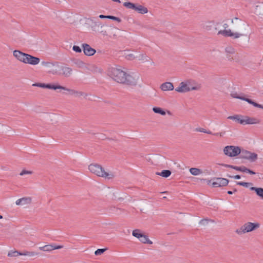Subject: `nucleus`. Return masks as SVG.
I'll use <instances>...</instances> for the list:
<instances>
[{
  "instance_id": "9d476101",
  "label": "nucleus",
  "mask_w": 263,
  "mask_h": 263,
  "mask_svg": "<svg viewBox=\"0 0 263 263\" xmlns=\"http://www.w3.org/2000/svg\"><path fill=\"white\" fill-rule=\"evenodd\" d=\"M59 89L65 90L68 92V94L69 95L73 96L75 97L80 98L82 97H87V95L83 91H78V90H76L74 89H70L67 87L62 86L61 85L60 86Z\"/></svg>"
},
{
  "instance_id": "4be33fe9",
  "label": "nucleus",
  "mask_w": 263,
  "mask_h": 263,
  "mask_svg": "<svg viewBox=\"0 0 263 263\" xmlns=\"http://www.w3.org/2000/svg\"><path fill=\"white\" fill-rule=\"evenodd\" d=\"M175 90L180 93H184L190 91V89L184 81L181 82L178 87L176 88Z\"/></svg>"
},
{
  "instance_id": "bf43d9fd",
  "label": "nucleus",
  "mask_w": 263,
  "mask_h": 263,
  "mask_svg": "<svg viewBox=\"0 0 263 263\" xmlns=\"http://www.w3.org/2000/svg\"><path fill=\"white\" fill-rule=\"evenodd\" d=\"M236 191H237V190L236 189H234V192H236Z\"/></svg>"
},
{
  "instance_id": "f257e3e1",
  "label": "nucleus",
  "mask_w": 263,
  "mask_h": 263,
  "mask_svg": "<svg viewBox=\"0 0 263 263\" xmlns=\"http://www.w3.org/2000/svg\"><path fill=\"white\" fill-rule=\"evenodd\" d=\"M107 75L115 81L131 85H135L138 83L139 76L133 77L126 73L120 67L115 66L109 67L107 71Z\"/></svg>"
},
{
  "instance_id": "4468645a",
  "label": "nucleus",
  "mask_w": 263,
  "mask_h": 263,
  "mask_svg": "<svg viewBox=\"0 0 263 263\" xmlns=\"http://www.w3.org/2000/svg\"><path fill=\"white\" fill-rule=\"evenodd\" d=\"M185 82L187 87L190 89V91L192 90H199L201 87L200 84L196 83L192 80H187Z\"/></svg>"
},
{
  "instance_id": "ddd939ff",
  "label": "nucleus",
  "mask_w": 263,
  "mask_h": 263,
  "mask_svg": "<svg viewBox=\"0 0 263 263\" xmlns=\"http://www.w3.org/2000/svg\"><path fill=\"white\" fill-rule=\"evenodd\" d=\"M40 62V59L39 58L27 53L24 63L35 65L38 64Z\"/></svg>"
},
{
  "instance_id": "dca6fc26",
  "label": "nucleus",
  "mask_w": 263,
  "mask_h": 263,
  "mask_svg": "<svg viewBox=\"0 0 263 263\" xmlns=\"http://www.w3.org/2000/svg\"><path fill=\"white\" fill-rule=\"evenodd\" d=\"M32 86L53 90L59 89L60 86V85H52L50 84H45L41 83H34L32 85Z\"/></svg>"
},
{
  "instance_id": "5701e85b",
  "label": "nucleus",
  "mask_w": 263,
  "mask_h": 263,
  "mask_svg": "<svg viewBox=\"0 0 263 263\" xmlns=\"http://www.w3.org/2000/svg\"><path fill=\"white\" fill-rule=\"evenodd\" d=\"M160 88L162 91L173 90L174 89V85L171 82H165L162 83L160 86Z\"/></svg>"
},
{
  "instance_id": "8fccbe9b",
  "label": "nucleus",
  "mask_w": 263,
  "mask_h": 263,
  "mask_svg": "<svg viewBox=\"0 0 263 263\" xmlns=\"http://www.w3.org/2000/svg\"><path fill=\"white\" fill-rule=\"evenodd\" d=\"M229 177H233L234 178V179H239L240 178V175H235L234 176H229Z\"/></svg>"
},
{
  "instance_id": "2f4dec72",
  "label": "nucleus",
  "mask_w": 263,
  "mask_h": 263,
  "mask_svg": "<svg viewBox=\"0 0 263 263\" xmlns=\"http://www.w3.org/2000/svg\"><path fill=\"white\" fill-rule=\"evenodd\" d=\"M139 240L141 242L143 243H147L149 245L153 243V242L148 239V236L144 234H143L142 236Z\"/></svg>"
},
{
  "instance_id": "4c0bfd02",
  "label": "nucleus",
  "mask_w": 263,
  "mask_h": 263,
  "mask_svg": "<svg viewBox=\"0 0 263 263\" xmlns=\"http://www.w3.org/2000/svg\"><path fill=\"white\" fill-rule=\"evenodd\" d=\"M123 5L127 8L135 10L136 5L130 2H125Z\"/></svg>"
},
{
  "instance_id": "473e14b6",
  "label": "nucleus",
  "mask_w": 263,
  "mask_h": 263,
  "mask_svg": "<svg viewBox=\"0 0 263 263\" xmlns=\"http://www.w3.org/2000/svg\"><path fill=\"white\" fill-rule=\"evenodd\" d=\"M190 172L193 175L197 176L202 174V171L198 168L192 167L190 169Z\"/></svg>"
},
{
  "instance_id": "72a5a7b5",
  "label": "nucleus",
  "mask_w": 263,
  "mask_h": 263,
  "mask_svg": "<svg viewBox=\"0 0 263 263\" xmlns=\"http://www.w3.org/2000/svg\"><path fill=\"white\" fill-rule=\"evenodd\" d=\"M136 59H138L139 61H148V57L145 54L143 53H140L138 55H136Z\"/></svg>"
},
{
  "instance_id": "6e6552de",
  "label": "nucleus",
  "mask_w": 263,
  "mask_h": 263,
  "mask_svg": "<svg viewBox=\"0 0 263 263\" xmlns=\"http://www.w3.org/2000/svg\"><path fill=\"white\" fill-rule=\"evenodd\" d=\"M239 154L240 158L248 160L250 162L255 161L258 158V155L256 153L245 149L241 150V152Z\"/></svg>"
},
{
  "instance_id": "423d86ee",
  "label": "nucleus",
  "mask_w": 263,
  "mask_h": 263,
  "mask_svg": "<svg viewBox=\"0 0 263 263\" xmlns=\"http://www.w3.org/2000/svg\"><path fill=\"white\" fill-rule=\"evenodd\" d=\"M241 152V150L239 146H233V145H228L226 146L223 148V153L224 154L230 157H234L238 155Z\"/></svg>"
},
{
  "instance_id": "5fc2aeb1",
  "label": "nucleus",
  "mask_w": 263,
  "mask_h": 263,
  "mask_svg": "<svg viewBox=\"0 0 263 263\" xmlns=\"http://www.w3.org/2000/svg\"><path fill=\"white\" fill-rule=\"evenodd\" d=\"M113 2H116L120 3L121 1L120 0H112Z\"/></svg>"
},
{
  "instance_id": "3c124183",
  "label": "nucleus",
  "mask_w": 263,
  "mask_h": 263,
  "mask_svg": "<svg viewBox=\"0 0 263 263\" xmlns=\"http://www.w3.org/2000/svg\"><path fill=\"white\" fill-rule=\"evenodd\" d=\"M100 33H101L102 35H107V32H106V31H105V30H101V31H100Z\"/></svg>"
},
{
  "instance_id": "09e8293b",
  "label": "nucleus",
  "mask_w": 263,
  "mask_h": 263,
  "mask_svg": "<svg viewBox=\"0 0 263 263\" xmlns=\"http://www.w3.org/2000/svg\"><path fill=\"white\" fill-rule=\"evenodd\" d=\"M99 17L100 18H108L109 15H104L101 14L99 15Z\"/></svg>"
},
{
  "instance_id": "39448f33",
  "label": "nucleus",
  "mask_w": 263,
  "mask_h": 263,
  "mask_svg": "<svg viewBox=\"0 0 263 263\" xmlns=\"http://www.w3.org/2000/svg\"><path fill=\"white\" fill-rule=\"evenodd\" d=\"M232 28L236 32L242 31L247 26H248L246 22L238 17H234L232 19Z\"/></svg>"
},
{
  "instance_id": "c03bdc74",
  "label": "nucleus",
  "mask_w": 263,
  "mask_h": 263,
  "mask_svg": "<svg viewBox=\"0 0 263 263\" xmlns=\"http://www.w3.org/2000/svg\"><path fill=\"white\" fill-rule=\"evenodd\" d=\"M72 49L76 52L81 53L82 52V49L81 48L78 46L74 45L72 47Z\"/></svg>"
},
{
  "instance_id": "cd10ccee",
  "label": "nucleus",
  "mask_w": 263,
  "mask_h": 263,
  "mask_svg": "<svg viewBox=\"0 0 263 263\" xmlns=\"http://www.w3.org/2000/svg\"><path fill=\"white\" fill-rule=\"evenodd\" d=\"M157 175L162 176L164 178H167L171 175V172L170 170H163L161 172H157Z\"/></svg>"
},
{
  "instance_id": "f8f14e48",
  "label": "nucleus",
  "mask_w": 263,
  "mask_h": 263,
  "mask_svg": "<svg viewBox=\"0 0 263 263\" xmlns=\"http://www.w3.org/2000/svg\"><path fill=\"white\" fill-rule=\"evenodd\" d=\"M224 51L226 58L228 61H233L235 60V50L233 47L228 46L225 48Z\"/></svg>"
},
{
  "instance_id": "79ce46f5",
  "label": "nucleus",
  "mask_w": 263,
  "mask_h": 263,
  "mask_svg": "<svg viewBox=\"0 0 263 263\" xmlns=\"http://www.w3.org/2000/svg\"><path fill=\"white\" fill-rule=\"evenodd\" d=\"M32 174V172L30 171H27L26 170H23L21 171V172L20 173V176H23L25 175H31Z\"/></svg>"
},
{
  "instance_id": "a19ab883",
  "label": "nucleus",
  "mask_w": 263,
  "mask_h": 263,
  "mask_svg": "<svg viewBox=\"0 0 263 263\" xmlns=\"http://www.w3.org/2000/svg\"><path fill=\"white\" fill-rule=\"evenodd\" d=\"M106 250V249H99L95 251V254L96 255H100L103 254Z\"/></svg>"
},
{
  "instance_id": "393cba45",
  "label": "nucleus",
  "mask_w": 263,
  "mask_h": 263,
  "mask_svg": "<svg viewBox=\"0 0 263 263\" xmlns=\"http://www.w3.org/2000/svg\"><path fill=\"white\" fill-rule=\"evenodd\" d=\"M251 191L256 192V194L263 199V189L261 187H251L250 188Z\"/></svg>"
},
{
  "instance_id": "4d7b16f0",
  "label": "nucleus",
  "mask_w": 263,
  "mask_h": 263,
  "mask_svg": "<svg viewBox=\"0 0 263 263\" xmlns=\"http://www.w3.org/2000/svg\"><path fill=\"white\" fill-rule=\"evenodd\" d=\"M167 113L169 115H172V113H171V111H169V110H167Z\"/></svg>"
},
{
  "instance_id": "aec40b11",
  "label": "nucleus",
  "mask_w": 263,
  "mask_h": 263,
  "mask_svg": "<svg viewBox=\"0 0 263 263\" xmlns=\"http://www.w3.org/2000/svg\"><path fill=\"white\" fill-rule=\"evenodd\" d=\"M63 248L62 246H54L52 245H47L43 247H39L41 251L45 252H50L55 249H60Z\"/></svg>"
},
{
  "instance_id": "6ab92c4d",
  "label": "nucleus",
  "mask_w": 263,
  "mask_h": 263,
  "mask_svg": "<svg viewBox=\"0 0 263 263\" xmlns=\"http://www.w3.org/2000/svg\"><path fill=\"white\" fill-rule=\"evenodd\" d=\"M27 53H24L20 50H15L13 52V56L20 62L24 63Z\"/></svg>"
},
{
  "instance_id": "9b49d317",
  "label": "nucleus",
  "mask_w": 263,
  "mask_h": 263,
  "mask_svg": "<svg viewBox=\"0 0 263 263\" xmlns=\"http://www.w3.org/2000/svg\"><path fill=\"white\" fill-rule=\"evenodd\" d=\"M231 96L232 97H233L234 98L239 99L240 100L246 101V102H247L248 103H249L250 104H252V105H253L255 107L263 109V106L262 105L257 104V103L253 101L252 100H251L250 99L245 98L244 97H240V96H238L237 93H231Z\"/></svg>"
},
{
  "instance_id": "412c9836",
  "label": "nucleus",
  "mask_w": 263,
  "mask_h": 263,
  "mask_svg": "<svg viewBox=\"0 0 263 263\" xmlns=\"http://www.w3.org/2000/svg\"><path fill=\"white\" fill-rule=\"evenodd\" d=\"M32 198L30 197H23L17 199L15 203L17 205H25L31 204Z\"/></svg>"
},
{
  "instance_id": "c756f323",
  "label": "nucleus",
  "mask_w": 263,
  "mask_h": 263,
  "mask_svg": "<svg viewBox=\"0 0 263 263\" xmlns=\"http://www.w3.org/2000/svg\"><path fill=\"white\" fill-rule=\"evenodd\" d=\"M242 116L241 115H234V116H230L228 117V119H231L234 120L239 123L240 124V121L242 120Z\"/></svg>"
},
{
  "instance_id": "7ed1b4c3",
  "label": "nucleus",
  "mask_w": 263,
  "mask_h": 263,
  "mask_svg": "<svg viewBox=\"0 0 263 263\" xmlns=\"http://www.w3.org/2000/svg\"><path fill=\"white\" fill-rule=\"evenodd\" d=\"M260 226L258 222H247L245 223L239 228L235 230V233L241 236L246 233H248L258 229Z\"/></svg>"
},
{
  "instance_id": "e433bc0d",
  "label": "nucleus",
  "mask_w": 263,
  "mask_h": 263,
  "mask_svg": "<svg viewBox=\"0 0 263 263\" xmlns=\"http://www.w3.org/2000/svg\"><path fill=\"white\" fill-rule=\"evenodd\" d=\"M220 165L224 166L226 167L232 168L236 171H241V166H233L232 165L226 164H220Z\"/></svg>"
},
{
  "instance_id": "864d4df0",
  "label": "nucleus",
  "mask_w": 263,
  "mask_h": 263,
  "mask_svg": "<svg viewBox=\"0 0 263 263\" xmlns=\"http://www.w3.org/2000/svg\"><path fill=\"white\" fill-rule=\"evenodd\" d=\"M223 134L222 133H216V134H214L213 135H215V136H218V135H219L220 137H222L223 136Z\"/></svg>"
},
{
  "instance_id": "58836bf2",
  "label": "nucleus",
  "mask_w": 263,
  "mask_h": 263,
  "mask_svg": "<svg viewBox=\"0 0 263 263\" xmlns=\"http://www.w3.org/2000/svg\"><path fill=\"white\" fill-rule=\"evenodd\" d=\"M125 57L128 60H133L136 59V55H135L133 53H127L125 55Z\"/></svg>"
},
{
  "instance_id": "bb28decb",
  "label": "nucleus",
  "mask_w": 263,
  "mask_h": 263,
  "mask_svg": "<svg viewBox=\"0 0 263 263\" xmlns=\"http://www.w3.org/2000/svg\"><path fill=\"white\" fill-rule=\"evenodd\" d=\"M21 256H28L29 257H33L39 255V253L34 251H25L21 252Z\"/></svg>"
},
{
  "instance_id": "6e6d98bb",
  "label": "nucleus",
  "mask_w": 263,
  "mask_h": 263,
  "mask_svg": "<svg viewBox=\"0 0 263 263\" xmlns=\"http://www.w3.org/2000/svg\"><path fill=\"white\" fill-rule=\"evenodd\" d=\"M228 194H229V195H231V194H233V192L232 191H229L228 192Z\"/></svg>"
},
{
  "instance_id": "2eb2a0df",
  "label": "nucleus",
  "mask_w": 263,
  "mask_h": 263,
  "mask_svg": "<svg viewBox=\"0 0 263 263\" xmlns=\"http://www.w3.org/2000/svg\"><path fill=\"white\" fill-rule=\"evenodd\" d=\"M240 121L241 124H255L259 123V121L257 119L248 116H242V120Z\"/></svg>"
},
{
  "instance_id": "37998d69",
  "label": "nucleus",
  "mask_w": 263,
  "mask_h": 263,
  "mask_svg": "<svg viewBox=\"0 0 263 263\" xmlns=\"http://www.w3.org/2000/svg\"><path fill=\"white\" fill-rule=\"evenodd\" d=\"M75 64L79 67H83L85 65V63L81 61V60H78L76 63Z\"/></svg>"
},
{
  "instance_id": "7c9ffc66",
  "label": "nucleus",
  "mask_w": 263,
  "mask_h": 263,
  "mask_svg": "<svg viewBox=\"0 0 263 263\" xmlns=\"http://www.w3.org/2000/svg\"><path fill=\"white\" fill-rule=\"evenodd\" d=\"M153 111L156 114H160L162 116H165L166 114V112L162 109L160 107H154L153 108Z\"/></svg>"
},
{
  "instance_id": "49530a36",
  "label": "nucleus",
  "mask_w": 263,
  "mask_h": 263,
  "mask_svg": "<svg viewBox=\"0 0 263 263\" xmlns=\"http://www.w3.org/2000/svg\"><path fill=\"white\" fill-rule=\"evenodd\" d=\"M238 185H241L245 187H248L249 183L247 182H238L237 183Z\"/></svg>"
},
{
  "instance_id": "b1692460",
  "label": "nucleus",
  "mask_w": 263,
  "mask_h": 263,
  "mask_svg": "<svg viewBox=\"0 0 263 263\" xmlns=\"http://www.w3.org/2000/svg\"><path fill=\"white\" fill-rule=\"evenodd\" d=\"M135 10L141 14H145L148 12V10L146 7L140 5H136Z\"/></svg>"
},
{
  "instance_id": "1a4fd4ad",
  "label": "nucleus",
  "mask_w": 263,
  "mask_h": 263,
  "mask_svg": "<svg viewBox=\"0 0 263 263\" xmlns=\"http://www.w3.org/2000/svg\"><path fill=\"white\" fill-rule=\"evenodd\" d=\"M211 183L212 186L214 187L225 186L228 184L229 180L223 178H216L212 180L208 181V184Z\"/></svg>"
},
{
  "instance_id": "0eeeda50",
  "label": "nucleus",
  "mask_w": 263,
  "mask_h": 263,
  "mask_svg": "<svg viewBox=\"0 0 263 263\" xmlns=\"http://www.w3.org/2000/svg\"><path fill=\"white\" fill-rule=\"evenodd\" d=\"M42 65L48 68V72L52 74H59L61 66L58 63L43 62Z\"/></svg>"
},
{
  "instance_id": "c85d7f7f",
  "label": "nucleus",
  "mask_w": 263,
  "mask_h": 263,
  "mask_svg": "<svg viewBox=\"0 0 263 263\" xmlns=\"http://www.w3.org/2000/svg\"><path fill=\"white\" fill-rule=\"evenodd\" d=\"M103 27V25L101 24L100 21H94L92 22L91 25V28L93 31H97V27H100L102 28Z\"/></svg>"
},
{
  "instance_id": "f704fd0d",
  "label": "nucleus",
  "mask_w": 263,
  "mask_h": 263,
  "mask_svg": "<svg viewBox=\"0 0 263 263\" xmlns=\"http://www.w3.org/2000/svg\"><path fill=\"white\" fill-rule=\"evenodd\" d=\"M143 234H142L141 232V231L139 229H136V230H134L133 232H132V235L138 238V239H140L141 237L142 236Z\"/></svg>"
},
{
  "instance_id": "c9c22d12",
  "label": "nucleus",
  "mask_w": 263,
  "mask_h": 263,
  "mask_svg": "<svg viewBox=\"0 0 263 263\" xmlns=\"http://www.w3.org/2000/svg\"><path fill=\"white\" fill-rule=\"evenodd\" d=\"M21 252L18 251H10L8 253V256L9 257H17L19 255H21Z\"/></svg>"
},
{
  "instance_id": "20e7f679",
  "label": "nucleus",
  "mask_w": 263,
  "mask_h": 263,
  "mask_svg": "<svg viewBox=\"0 0 263 263\" xmlns=\"http://www.w3.org/2000/svg\"><path fill=\"white\" fill-rule=\"evenodd\" d=\"M228 24L225 23L223 25V27L224 28L222 30H220L218 32V34H221L226 37H232L233 39H238L240 36L243 35V34L240 33L238 32H232L230 29L228 28Z\"/></svg>"
},
{
  "instance_id": "ea45409f",
  "label": "nucleus",
  "mask_w": 263,
  "mask_h": 263,
  "mask_svg": "<svg viewBox=\"0 0 263 263\" xmlns=\"http://www.w3.org/2000/svg\"><path fill=\"white\" fill-rule=\"evenodd\" d=\"M196 131L206 133L208 134H212L210 130H207L206 129L201 127L196 128Z\"/></svg>"
},
{
  "instance_id": "de8ad7c7",
  "label": "nucleus",
  "mask_w": 263,
  "mask_h": 263,
  "mask_svg": "<svg viewBox=\"0 0 263 263\" xmlns=\"http://www.w3.org/2000/svg\"><path fill=\"white\" fill-rule=\"evenodd\" d=\"M241 171L240 172H246V173H248V171L249 170V168H247L245 166H241Z\"/></svg>"
},
{
  "instance_id": "603ef678",
  "label": "nucleus",
  "mask_w": 263,
  "mask_h": 263,
  "mask_svg": "<svg viewBox=\"0 0 263 263\" xmlns=\"http://www.w3.org/2000/svg\"><path fill=\"white\" fill-rule=\"evenodd\" d=\"M248 173L251 174V175H254L255 174V173L254 172H253V171L252 170H250V169L248 170Z\"/></svg>"
},
{
  "instance_id": "a878e982",
  "label": "nucleus",
  "mask_w": 263,
  "mask_h": 263,
  "mask_svg": "<svg viewBox=\"0 0 263 263\" xmlns=\"http://www.w3.org/2000/svg\"><path fill=\"white\" fill-rule=\"evenodd\" d=\"M215 26V22L213 21H210L206 22L204 24L203 28L207 31H210L212 29V28Z\"/></svg>"
},
{
  "instance_id": "f3484780",
  "label": "nucleus",
  "mask_w": 263,
  "mask_h": 263,
  "mask_svg": "<svg viewBox=\"0 0 263 263\" xmlns=\"http://www.w3.org/2000/svg\"><path fill=\"white\" fill-rule=\"evenodd\" d=\"M72 73V69L69 67L61 66L60 75L65 77H70Z\"/></svg>"
},
{
  "instance_id": "f03ea898",
  "label": "nucleus",
  "mask_w": 263,
  "mask_h": 263,
  "mask_svg": "<svg viewBox=\"0 0 263 263\" xmlns=\"http://www.w3.org/2000/svg\"><path fill=\"white\" fill-rule=\"evenodd\" d=\"M88 170L92 174L106 179H111L115 177L113 173L106 172L104 168L98 164L92 163L90 164L88 166Z\"/></svg>"
},
{
  "instance_id": "a211bd4d",
  "label": "nucleus",
  "mask_w": 263,
  "mask_h": 263,
  "mask_svg": "<svg viewBox=\"0 0 263 263\" xmlns=\"http://www.w3.org/2000/svg\"><path fill=\"white\" fill-rule=\"evenodd\" d=\"M82 48L83 49L84 54L87 56L93 55L96 52L95 49L91 48L87 44H83L82 45Z\"/></svg>"
},
{
  "instance_id": "a18cd8bd",
  "label": "nucleus",
  "mask_w": 263,
  "mask_h": 263,
  "mask_svg": "<svg viewBox=\"0 0 263 263\" xmlns=\"http://www.w3.org/2000/svg\"><path fill=\"white\" fill-rule=\"evenodd\" d=\"M108 18L114 20V21H116L118 22H121V20L119 17H117L111 16V15H109Z\"/></svg>"
},
{
  "instance_id": "13d9d810",
  "label": "nucleus",
  "mask_w": 263,
  "mask_h": 263,
  "mask_svg": "<svg viewBox=\"0 0 263 263\" xmlns=\"http://www.w3.org/2000/svg\"><path fill=\"white\" fill-rule=\"evenodd\" d=\"M2 218H3V216L0 215V219H2Z\"/></svg>"
},
{
  "instance_id": "052dcab7",
  "label": "nucleus",
  "mask_w": 263,
  "mask_h": 263,
  "mask_svg": "<svg viewBox=\"0 0 263 263\" xmlns=\"http://www.w3.org/2000/svg\"><path fill=\"white\" fill-rule=\"evenodd\" d=\"M166 193V192H163L161 193Z\"/></svg>"
}]
</instances>
